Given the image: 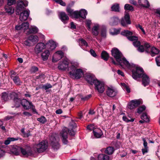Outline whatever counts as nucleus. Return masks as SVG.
I'll list each match as a JSON object with an SVG mask.
<instances>
[{
  "instance_id": "63",
  "label": "nucleus",
  "mask_w": 160,
  "mask_h": 160,
  "mask_svg": "<svg viewBox=\"0 0 160 160\" xmlns=\"http://www.w3.org/2000/svg\"><path fill=\"white\" fill-rule=\"evenodd\" d=\"M56 2L59 3L61 5L64 6L65 5V3L62 1V0H57Z\"/></svg>"
},
{
  "instance_id": "38",
  "label": "nucleus",
  "mask_w": 160,
  "mask_h": 160,
  "mask_svg": "<svg viewBox=\"0 0 160 160\" xmlns=\"http://www.w3.org/2000/svg\"><path fill=\"white\" fill-rule=\"evenodd\" d=\"M48 44L50 45L49 49L51 50L54 49L56 48L55 42L52 40H49Z\"/></svg>"
},
{
  "instance_id": "30",
  "label": "nucleus",
  "mask_w": 160,
  "mask_h": 160,
  "mask_svg": "<svg viewBox=\"0 0 160 160\" xmlns=\"http://www.w3.org/2000/svg\"><path fill=\"white\" fill-rule=\"evenodd\" d=\"M28 38L33 45L36 43L38 41V38L37 36L31 35Z\"/></svg>"
},
{
  "instance_id": "12",
  "label": "nucleus",
  "mask_w": 160,
  "mask_h": 160,
  "mask_svg": "<svg viewBox=\"0 0 160 160\" xmlns=\"http://www.w3.org/2000/svg\"><path fill=\"white\" fill-rule=\"evenodd\" d=\"M69 64V62L68 59L67 58L65 59L62 62L59 63L58 68L61 70H65L68 68Z\"/></svg>"
},
{
  "instance_id": "2",
  "label": "nucleus",
  "mask_w": 160,
  "mask_h": 160,
  "mask_svg": "<svg viewBox=\"0 0 160 160\" xmlns=\"http://www.w3.org/2000/svg\"><path fill=\"white\" fill-rule=\"evenodd\" d=\"M71 66L68 68L71 70L69 72V74L72 78L78 79L80 78L83 75V72L81 69L77 68L79 66V64L77 62L71 63Z\"/></svg>"
},
{
  "instance_id": "56",
  "label": "nucleus",
  "mask_w": 160,
  "mask_h": 160,
  "mask_svg": "<svg viewBox=\"0 0 160 160\" xmlns=\"http://www.w3.org/2000/svg\"><path fill=\"white\" fill-rule=\"evenodd\" d=\"M45 76L43 74H41L38 76H37L36 78L39 79L42 82V80L45 78Z\"/></svg>"
},
{
  "instance_id": "42",
  "label": "nucleus",
  "mask_w": 160,
  "mask_h": 160,
  "mask_svg": "<svg viewBox=\"0 0 160 160\" xmlns=\"http://www.w3.org/2000/svg\"><path fill=\"white\" fill-rule=\"evenodd\" d=\"M121 84L122 86V88L124 90H126L128 93H129L130 92L128 84L124 83H121Z\"/></svg>"
},
{
  "instance_id": "60",
  "label": "nucleus",
  "mask_w": 160,
  "mask_h": 160,
  "mask_svg": "<svg viewBox=\"0 0 160 160\" xmlns=\"http://www.w3.org/2000/svg\"><path fill=\"white\" fill-rule=\"evenodd\" d=\"M15 3V0H8V5L9 6H11Z\"/></svg>"
},
{
  "instance_id": "52",
  "label": "nucleus",
  "mask_w": 160,
  "mask_h": 160,
  "mask_svg": "<svg viewBox=\"0 0 160 160\" xmlns=\"http://www.w3.org/2000/svg\"><path fill=\"white\" fill-rule=\"evenodd\" d=\"M24 43L26 46H30L33 45V44L31 42L28 38V39L24 42Z\"/></svg>"
},
{
  "instance_id": "24",
  "label": "nucleus",
  "mask_w": 160,
  "mask_h": 160,
  "mask_svg": "<svg viewBox=\"0 0 160 160\" xmlns=\"http://www.w3.org/2000/svg\"><path fill=\"white\" fill-rule=\"evenodd\" d=\"M138 3L141 7L148 8L150 6V5L148 0H138Z\"/></svg>"
},
{
  "instance_id": "3",
  "label": "nucleus",
  "mask_w": 160,
  "mask_h": 160,
  "mask_svg": "<svg viewBox=\"0 0 160 160\" xmlns=\"http://www.w3.org/2000/svg\"><path fill=\"white\" fill-rule=\"evenodd\" d=\"M131 70H132L133 78L138 81L140 80V77L145 72L142 67L132 63H131Z\"/></svg>"
},
{
  "instance_id": "4",
  "label": "nucleus",
  "mask_w": 160,
  "mask_h": 160,
  "mask_svg": "<svg viewBox=\"0 0 160 160\" xmlns=\"http://www.w3.org/2000/svg\"><path fill=\"white\" fill-rule=\"evenodd\" d=\"M124 17L121 19V24L122 26L126 27L127 25L130 24V17L129 13L130 10V5L128 4H126L124 6Z\"/></svg>"
},
{
  "instance_id": "58",
  "label": "nucleus",
  "mask_w": 160,
  "mask_h": 160,
  "mask_svg": "<svg viewBox=\"0 0 160 160\" xmlns=\"http://www.w3.org/2000/svg\"><path fill=\"white\" fill-rule=\"evenodd\" d=\"M52 87V86L49 83H48L46 85H43L42 88L45 89V90H46L48 89L51 88Z\"/></svg>"
},
{
  "instance_id": "39",
  "label": "nucleus",
  "mask_w": 160,
  "mask_h": 160,
  "mask_svg": "<svg viewBox=\"0 0 160 160\" xmlns=\"http://www.w3.org/2000/svg\"><path fill=\"white\" fill-rule=\"evenodd\" d=\"M101 57L102 59L105 61H107L108 59L109 56L108 53L105 51H103L101 53Z\"/></svg>"
},
{
  "instance_id": "10",
  "label": "nucleus",
  "mask_w": 160,
  "mask_h": 160,
  "mask_svg": "<svg viewBox=\"0 0 160 160\" xmlns=\"http://www.w3.org/2000/svg\"><path fill=\"white\" fill-rule=\"evenodd\" d=\"M141 79H142V84L144 87L147 86L150 83V78L145 72L140 77V80Z\"/></svg>"
},
{
  "instance_id": "43",
  "label": "nucleus",
  "mask_w": 160,
  "mask_h": 160,
  "mask_svg": "<svg viewBox=\"0 0 160 160\" xmlns=\"http://www.w3.org/2000/svg\"><path fill=\"white\" fill-rule=\"evenodd\" d=\"M146 109V107L144 105H142L139 107L137 109V112L139 114L141 113Z\"/></svg>"
},
{
  "instance_id": "61",
  "label": "nucleus",
  "mask_w": 160,
  "mask_h": 160,
  "mask_svg": "<svg viewBox=\"0 0 160 160\" xmlns=\"http://www.w3.org/2000/svg\"><path fill=\"white\" fill-rule=\"evenodd\" d=\"M87 128L89 130H93V129L95 128L94 127V126L92 124H91L88 125L87 126Z\"/></svg>"
},
{
  "instance_id": "6",
  "label": "nucleus",
  "mask_w": 160,
  "mask_h": 160,
  "mask_svg": "<svg viewBox=\"0 0 160 160\" xmlns=\"http://www.w3.org/2000/svg\"><path fill=\"white\" fill-rule=\"evenodd\" d=\"M131 41H132V44L135 47H137L140 44V42L138 41V35L135 33L131 31Z\"/></svg>"
},
{
  "instance_id": "51",
  "label": "nucleus",
  "mask_w": 160,
  "mask_h": 160,
  "mask_svg": "<svg viewBox=\"0 0 160 160\" xmlns=\"http://www.w3.org/2000/svg\"><path fill=\"white\" fill-rule=\"evenodd\" d=\"M136 47L138 48L137 50L140 52H143L144 51V48L143 46V45H141V44L139 46Z\"/></svg>"
},
{
  "instance_id": "13",
  "label": "nucleus",
  "mask_w": 160,
  "mask_h": 160,
  "mask_svg": "<svg viewBox=\"0 0 160 160\" xmlns=\"http://www.w3.org/2000/svg\"><path fill=\"white\" fill-rule=\"evenodd\" d=\"M50 140L51 141V145L52 148L54 150L57 151L60 147L58 141L56 140V138L53 137H52L50 138Z\"/></svg>"
},
{
  "instance_id": "48",
  "label": "nucleus",
  "mask_w": 160,
  "mask_h": 160,
  "mask_svg": "<svg viewBox=\"0 0 160 160\" xmlns=\"http://www.w3.org/2000/svg\"><path fill=\"white\" fill-rule=\"evenodd\" d=\"M14 103H15V106L16 108L18 107L21 104V100L18 98H16L13 101Z\"/></svg>"
},
{
  "instance_id": "46",
  "label": "nucleus",
  "mask_w": 160,
  "mask_h": 160,
  "mask_svg": "<svg viewBox=\"0 0 160 160\" xmlns=\"http://www.w3.org/2000/svg\"><path fill=\"white\" fill-rule=\"evenodd\" d=\"M37 120L40 123L43 124L45 123L47 121L46 118L43 116H42L40 118H38Z\"/></svg>"
},
{
  "instance_id": "35",
  "label": "nucleus",
  "mask_w": 160,
  "mask_h": 160,
  "mask_svg": "<svg viewBox=\"0 0 160 160\" xmlns=\"http://www.w3.org/2000/svg\"><path fill=\"white\" fill-rule=\"evenodd\" d=\"M159 51L158 49L154 47H152L151 49V55L152 57H153L155 55L158 54L159 52Z\"/></svg>"
},
{
  "instance_id": "32",
  "label": "nucleus",
  "mask_w": 160,
  "mask_h": 160,
  "mask_svg": "<svg viewBox=\"0 0 160 160\" xmlns=\"http://www.w3.org/2000/svg\"><path fill=\"white\" fill-rule=\"evenodd\" d=\"M98 160H109V157L105 154H100L98 156Z\"/></svg>"
},
{
  "instance_id": "31",
  "label": "nucleus",
  "mask_w": 160,
  "mask_h": 160,
  "mask_svg": "<svg viewBox=\"0 0 160 160\" xmlns=\"http://www.w3.org/2000/svg\"><path fill=\"white\" fill-rule=\"evenodd\" d=\"M114 150L115 149L113 147H108L106 148L105 152L106 154L110 155L113 153Z\"/></svg>"
},
{
  "instance_id": "14",
  "label": "nucleus",
  "mask_w": 160,
  "mask_h": 160,
  "mask_svg": "<svg viewBox=\"0 0 160 160\" xmlns=\"http://www.w3.org/2000/svg\"><path fill=\"white\" fill-rule=\"evenodd\" d=\"M20 151L22 154L25 157L31 156L33 154L32 152L30 147L22 148H21Z\"/></svg>"
},
{
  "instance_id": "44",
  "label": "nucleus",
  "mask_w": 160,
  "mask_h": 160,
  "mask_svg": "<svg viewBox=\"0 0 160 160\" xmlns=\"http://www.w3.org/2000/svg\"><path fill=\"white\" fill-rule=\"evenodd\" d=\"M141 118L146 122H148L149 118L146 113H143L141 117Z\"/></svg>"
},
{
  "instance_id": "5",
  "label": "nucleus",
  "mask_w": 160,
  "mask_h": 160,
  "mask_svg": "<svg viewBox=\"0 0 160 160\" xmlns=\"http://www.w3.org/2000/svg\"><path fill=\"white\" fill-rule=\"evenodd\" d=\"M38 152H41L45 151L48 148V145L47 142H41L35 146Z\"/></svg>"
},
{
  "instance_id": "11",
  "label": "nucleus",
  "mask_w": 160,
  "mask_h": 160,
  "mask_svg": "<svg viewBox=\"0 0 160 160\" xmlns=\"http://www.w3.org/2000/svg\"><path fill=\"white\" fill-rule=\"evenodd\" d=\"M21 104L23 108L26 110L32 108L33 107V106L31 102L28 101L25 99L21 100Z\"/></svg>"
},
{
  "instance_id": "26",
  "label": "nucleus",
  "mask_w": 160,
  "mask_h": 160,
  "mask_svg": "<svg viewBox=\"0 0 160 160\" xmlns=\"http://www.w3.org/2000/svg\"><path fill=\"white\" fill-rule=\"evenodd\" d=\"M85 78L86 80L91 85L94 84L95 81L98 80L95 79L94 77L91 74L87 75Z\"/></svg>"
},
{
  "instance_id": "21",
  "label": "nucleus",
  "mask_w": 160,
  "mask_h": 160,
  "mask_svg": "<svg viewBox=\"0 0 160 160\" xmlns=\"http://www.w3.org/2000/svg\"><path fill=\"white\" fill-rule=\"evenodd\" d=\"M107 95L110 97H112L115 96L117 93V91L112 88H108L107 90Z\"/></svg>"
},
{
  "instance_id": "40",
  "label": "nucleus",
  "mask_w": 160,
  "mask_h": 160,
  "mask_svg": "<svg viewBox=\"0 0 160 160\" xmlns=\"http://www.w3.org/2000/svg\"><path fill=\"white\" fill-rule=\"evenodd\" d=\"M119 4H115L111 7L112 10L117 12H119Z\"/></svg>"
},
{
  "instance_id": "34",
  "label": "nucleus",
  "mask_w": 160,
  "mask_h": 160,
  "mask_svg": "<svg viewBox=\"0 0 160 160\" xmlns=\"http://www.w3.org/2000/svg\"><path fill=\"white\" fill-rule=\"evenodd\" d=\"M121 34L130 40V31L128 30H124L122 31Z\"/></svg>"
},
{
  "instance_id": "18",
  "label": "nucleus",
  "mask_w": 160,
  "mask_h": 160,
  "mask_svg": "<svg viewBox=\"0 0 160 160\" xmlns=\"http://www.w3.org/2000/svg\"><path fill=\"white\" fill-rule=\"evenodd\" d=\"M109 24L112 26L118 25L119 22V19L118 17H111L108 21Z\"/></svg>"
},
{
  "instance_id": "19",
  "label": "nucleus",
  "mask_w": 160,
  "mask_h": 160,
  "mask_svg": "<svg viewBox=\"0 0 160 160\" xmlns=\"http://www.w3.org/2000/svg\"><path fill=\"white\" fill-rule=\"evenodd\" d=\"M78 14L76 17V19L81 18L83 19L86 18V16L87 15L88 12L87 11L84 9H82L79 11H77Z\"/></svg>"
},
{
  "instance_id": "55",
  "label": "nucleus",
  "mask_w": 160,
  "mask_h": 160,
  "mask_svg": "<svg viewBox=\"0 0 160 160\" xmlns=\"http://www.w3.org/2000/svg\"><path fill=\"white\" fill-rule=\"evenodd\" d=\"M144 46L146 49L145 51L148 53L149 52L148 49L150 48V45L149 43L147 42H145Z\"/></svg>"
},
{
  "instance_id": "22",
  "label": "nucleus",
  "mask_w": 160,
  "mask_h": 160,
  "mask_svg": "<svg viewBox=\"0 0 160 160\" xmlns=\"http://www.w3.org/2000/svg\"><path fill=\"white\" fill-rule=\"evenodd\" d=\"M29 15V11H24L20 14L19 19L22 21H26Z\"/></svg>"
},
{
  "instance_id": "9",
  "label": "nucleus",
  "mask_w": 160,
  "mask_h": 160,
  "mask_svg": "<svg viewBox=\"0 0 160 160\" xmlns=\"http://www.w3.org/2000/svg\"><path fill=\"white\" fill-rule=\"evenodd\" d=\"M68 131V129L67 128H65L62 129L60 133V135L62 138V142L64 144H67L68 142L67 140Z\"/></svg>"
},
{
  "instance_id": "23",
  "label": "nucleus",
  "mask_w": 160,
  "mask_h": 160,
  "mask_svg": "<svg viewBox=\"0 0 160 160\" xmlns=\"http://www.w3.org/2000/svg\"><path fill=\"white\" fill-rule=\"evenodd\" d=\"M66 11L68 13V15L70 16L76 18V17L78 14L77 11H74L73 10L69 7H68L66 9Z\"/></svg>"
},
{
  "instance_id": "15",
  "label": "nucleus",
  "mask_w": 160,
  "mask_h": 160,
  "mask_svg": "<svg viewBox=\"0 0 160 160\" xmlns=\"http://www.w3.org/2000/svg\"><path fill=\"white\" fill-rule=\"evenodd\" d=\"M64 53L62 51H58L54 55L52 58V61L56 62L61 59L63 56Z\"/></svg>"
},
{
  "instance_id": "37",
  "label": "nucleus",
  "mask_w": 160,
  "mask_h": 160,
  "mask_svg": "<svg viewBox=\"0 0 160 160\" xmlns=\"http://www.w3.org/2000/svg\"><path fill=\"white\" fill-rule=\"evenodd\" d=\"M99 27L98 25L94 26L92 29V34L95 35L97 36L98 34V29Z\"/></svg>"
},
{
  "instance_id": "54",
  "label": "nucleus",
  "mask_w": 160,
  "mask_h": 160,
  "mask_svg": "<svg viewBox=\"0 0 160 160\" xmlns=\"http://www.w3.org/2000/svg\"><path fill=\"white\" fill-rule=\"evenodd\" d=\"M79 41L80 42V43L82 45L85 46L86 47L88 46V44L87 42L84 39H79Z\"/></svg>"
},
{
  "instance_id": "59",
  "label": "nucleus",
  "mask_w": 160,
  "mask_h": 160,
  "mask_svg": "<svg viewBox=\"0 0 160 160\" xmlns=\"http://www.w3.org/2000/svg\"><path fill=\"white\" fill-rule=\"evenodd\" d=\"M102 36L104 37H105L106 36V29L103 28L101 31Z\"/></svg>"
},
{
  "instance_id": "25",
  "label": "nucleus",
  "mask_w": 160,
  "mask_h": 160,
  "mask_svg": "<svg viewBox=\"0 0 160 160\" xmlns=\"http://www.w3.org/2000/svg\"><path fill=\"white\" fill-rule=\"evenodd\" d=\"M93 133L94 136L96 138H100L103 135L102 130L98 128H94L93 130Z\"/></svg>"
},
{
  "instance_id": "8",
  "label": "nucleus",
  "mask_w": 160,
  "mask_h": 160,
  "mask_svg": "<svg viewBox=\"0 0 160 160\" xmlns=\"http://www.w3.org/2000/svg\"><path fill=\"white\" fill-rule=\"evenodd\" d=\"M46 46L43 43L39 42L37 44L34 49L35 53L38 54L42 52V50L45 49Z\"/></svg>"
},
{
  "instance_id": "62",
  "label": "nucleus",
  "mask_w": 160,
  "mask_h": 160,
  "mask_svg": "<svg viewBox=\"0 0 160 160\" xmlns=\"http://www.w3.org/2000/svg\"><path fill=\"white\" fill-rule=\"evenodd\" d=\"M90 52L91 55L94 57H96L97 56V54L95 53V51L93 49H91L90 51Z\"/></svg>"
},
{
  "instance_id": "53",
  "label": "nucleus",
  "mask_w": 160,
  "mask_h": 160,
  "mask_svg": "<svg viewBox=\"0 0 160 160\" xmlns=\"http://www.w3.org/2000/svg\"><path fill=\"white\" fill-rule=\"evenodd\" d=\"M136 27L138 29H140L142 32L144 34H146V32L145 30L140 24H138V25H136Z\"/></svg>"
},
{
  "instance_id": "49",
  "label": "nucleus",
  "mask_w": 160,
  "mask_h": 160,
  "mask_svg": "<svg viewBox=\"0 0 160 160\" xmlns=\"http://www.w3.org/2000/svg\"><path fill=\"white\" fill-rule=\"evenodd\" d=\"M9 97L13 99V101L16 98H18L17 94L14 92H12L9 95Z\"/></svg>"
},
{
  "instance_id": "41",
  "label": "nucleus",
  "mask_w": 160,
  "mask_h": 160,
  "mask_svg": "<svg viewBox=\"0 0 160 160\" xmlns=\"http://www.w3.org/2000/svg\"><path fill=\"white\" fill-rule=\"evenodd\" d=\"M18 139L14 138H8L5 141L4 143L6 145L9 144L11 141H13L17 140Z\"/></svg>"
},
{
  "instance_id": "27",
  "label": "nucleus",
  "mask_w": 160,
  "mask_h": 160,
  "mask_svg": "<svg viewBox=\"0 0 160 160\" xmlns=\"http://www.w3.org/2000/svg\"><path fill=\"white\" fill-rule=\"evenodd\" d=\"M59 17L62 21L64 23H66V21H68L69 19L68 16L64 12H60L59 13Z\"/></svg>"
},
{
  "instance_id": "36",
  "label": "nucleus",
  "mask_w": 160,
  "mask_h": 160,
  "mask_svg": "<svg viewBox=\"0 0 160 160\" xmlns=\"http://www.w3.org/2000/svg\"><path fill=\"white\" fill-rule=\"evenodd\" d=\"M6 12L9 14H11L14 12V9L12 8L10 6H6L5 7Z\"/></svg>"
},
{
  "instance_id": "33",
  "label": "nucleus",
  "mask_w": 160,
  "mask_h": 160,
  "mask_svg": "<svg viewBox=\"0 0 160 160\" xmlns=\"http://www.w3.org/2000/svg\"><path fill=\"white\" fill-rule=\"evenodd\" d=\"M11 78L13 80L14 82L17 85L20 84L21 82L19 77L17 76H14L12 75L11 76Z\"/></svg>"
},
{
  "instance_id": "16",
  "label": "nucleus",
  "mask_w": 160,
  "mask_h": 160,
  "mask_svg": "<svg viewBox=\"0 0 160 160\" xmlns=\"http://www.w3.org/2000/svg\"><path fill=\"white\" fill-rule=\"evenodd\" d=\"M21 149V147L19 146L16 145L12 146H11L10 150L8 153L17 155L19 154Z\"/></svg>"
},
{
  "instance_id": "64",
  "label": "nucleus",
  "mask_w": 160,
  "mask_h": 160,
  "mask_svg": "<svg viewBox=\"0 0 160 160\" xmlns=\"http://www.w3.org/2000/svg\"><path fill=\"white\" fill-rule=\"evenodd\" d=\"M155 14L158 15L159 17H160V8L156 9L155 11Z\"/></svg>"
},
{
  "instance_id": "57",
  "label": "nucleus",
  "mask_w": 160,
  "mask_h": 160,
  "mask_svg": "<svg viewBox=\"0 0 160 160\" xmlns=\"http://www.w3.org/2000/svg\"><path fill=\"white\" fill-rule=\"evenodd\" d=\"M155 60L157 65L160 66V56L157 57L156 58Z\"/></svg>"
},
{
  "instance_id": "47",
  "label": "nucleus",
  "mask_w": 160,
  "mask_h": 160,
  "mask_svg": "<svg viewBox=\"0 0 160 160\" xmlns=\"http://www.w3.org/2000/svg\"><path fill=\"white\" fill-rule=\"evenodd\" d=\"M21 25L22 30L24 31L28 29L29 26V24L28 22H23Z\"/></svg>"
},
{
  "instance_id": "28",
  "label": "nucleus",
  "mask_w": 160,
  "mask_h": 160,
  "mask_svg": "<svg viewBox=\"0 0 160 160\" xmlns=\"http://www.w3.org/2000/svg\"><path fill=\"white\" fill-rule=\"evenodd\" d=\"M50 54V52L49 50H46L44 51L41 54V57L42 60L43 61H47Z\"/></svg>"
},
{
  "instance_id": "7",
  "label": "nucleus",
  "mask_w": 160,
  "mask_h": 160,
  "mask_svg": "<svg viewBox=\"0 0 160 160\" xmlns=\"http://www.w3.org/2000/svg\"><path fill=\"white\" fill-rule=\"evenodd\" d=\"M95 88L100 93H102L104 91V83L99 81L97 80L95 81L94 84Z\"/></svg>"
},
{
  "instance_id": "17",
  "label": "nucleus",
  "mask_w": 160,
  "mask_h": 160,
  "mask_svg": "<svg viewBox=\"0 0 160 160\" xmlns=\"http://www.w3.org/2000/svg\"><path fill=\"white\" fill-rule=\"evenodd\" d=\"M24 6L25 7H26L28 6V3L27 2H25V3H24L22 1L18 2L17 8L16 9V14H19L20 12L24 9Z\"/></svg>"
},
{
  "instance_id": "50",
  "label": "nucleus",
  "mask_w": 160,
  "mask_h": 160,
  "mask_svg": "<svg viewBox=\"0 0 160 160\" xmlns=\"http://www.w3.org/2000/svg\"><path fill=\"white\" fill-rule=\"evenodd\" d=\"M120 32V30L114 28L113 30V31L111 32L110 33L112 35H116L119 34Z\"/></svg>"
},
{
  "instance_id": "45",
  "label": "nucleus",
  "mask_w": 160,
  "mask_h": 160,
  "mask_svg": "<svg viewBox=\"0 0 160 160\" xmlns=\"http://www.w3.org/2000/svg\"><path fill=\"white\" fill-rule=\"evenodd\" d=\"M8 94L7 92H4L2 93L1 98L2 99L5 101H7L8 99Z\"/></svg>"
},
{
  "instance_id": "29",
  "label": "nucleus",
  "mask_w": 160,
  "mask_h": 160,
  "mask_svg": "<svg viewBox=\"0 0 160 160\" xmlns=\"http://www.w3.org/2000/svg\"><path fill=\"white\" fill-rule=\"evenodd\" d=\"M38 29L37 27L35 26H32L29 29L28 31L27 32V34L36 33L38 32Z\"/></svg>"
},
{
  "instance_id": "20",
  "label": "nucleus",
  "mask_w": 160,
  "mask_h": 160,
  "mask_svg": "<svg viewBox=\"0 0 160 160\" xmlns=\"http://www.w3.org/2000/svg\"><path fill=\"white\" fill-rule=\"evenodd\" d=\"M142 103L141 99H135L131 101V109Z\"/></svg>"
},
{
  "instance_id": "1",
  "label": "nucleus",
  "mask_w": 160,
  "mask_h": 160,
  "mask_svg": "<svg viewBox=\"0 0 160 160\" xmlns=\"http://www.w3.org/2000/svg\"><path fill=\"white\" fill-rule=\"evenodd\" d=\"M112 55L115 58L119 65L122 67L124 66L125 67L130 69V64L128 61L123 57L121 52L117 48H113L112 51Z\"/></svg>"
}]
</instances>
